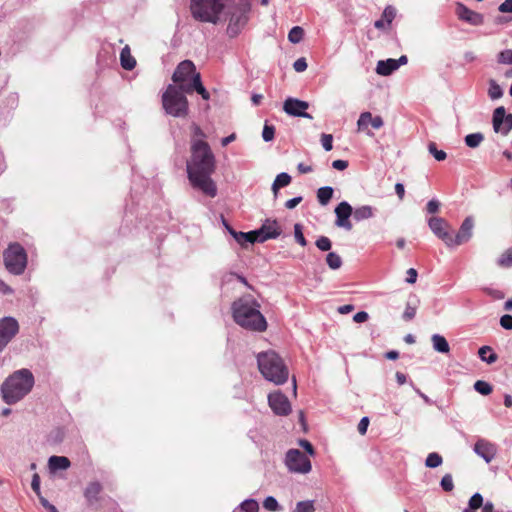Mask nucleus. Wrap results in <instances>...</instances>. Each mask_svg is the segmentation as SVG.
Listing matches in <instances>:
<instances>
[{
    "label": "nucleus",
    "instance_id": "f257e3e1",
    "mask_svg": "<svg viewBox=\"0 0 512 512\" xmlns=\"http://www.w3.org/2000/svg\"><path fill=\"white\" fill-rule=\"evenodd\" d=\"M191 157L187 161L188 179L193 188L199 189L213 198L217 195V186L211 175L215 171V156L209 144L203 139H191Z\"/></svg>",
    "mask_w": 512,
    "mask_h": 512
},
{
    "label": "nucleus",
    "instance_id": "f03ea898",
    "mask_svg": "<svg viewBox=\"0 0 512 512\" xmlns=\"http://www.w3.org/2000/svg\"><path fill=\"white\" fill-rule=\"evenodd\" d=\"M260 307V303L252 295H244L232 304L233 319L246 330L264 332L267 321Z\"/></svg>",
    "mask_w": 512,
    "mask_h": 512
},
{
    "label": "nucleus",
    "instance_id": "7ed1b4c3",
    "mask_svg": "<svg viewBox=\"0 0 512 512\" xmlns=\"http://www.w3.org/2000/svg\"><path fill=\"white\" fill-rule=\"evenodd\" d=\"M35 384L32 372L27 368L19 369L9 375L1 385L2 400L14 405L26 397Z\"/></svg>",
    "mask_w": 512,
    "mask_h": 512
},
{
    "label": "nucleus",
    "instance_id": "20e7f679",
    "mask_svg": "<svg viewBox=\"0 0 512 512\" xmlns=\"http://www.w3.org/2000/svg\"><path fill=\"white\" fill-rule=\"evenodd\" d=\"M172 80L187 94L196 91L204 100L210 99V94L203 86L200 73L196 72L194 63L190 60H184L178 64L173 75Z\"/></svg>",
    "mask_w": 512,
    "mask_h": 512
},
{
    "label": "nucleus",
    "instance_id": "39448f33",
    "mask_svg": "<svg viewBox=\"0 0 512 512\" xmlns=\"http://www.w3.org/2000/svg\"><path fill=\"white\" fill-rule=\"evenodd\" d=\"M257 364L262 376L275 385H282L289 378V370L283 359L275 351L261 352L257 355Z\"/></svg>",
    "mask_w": 512,
    "mask_h": 512
},
{
    "label": "nucleus",
    "instance_id": "423d86ee",
    "mask_svg": "<svg viewBox=\"0 0 512 512\" xmlns=\"http://www.w3.org/2000/svg\"><path fill=\"white\" fill-rule=\"evenodd\" d=\"M187 94L176 85L169 84L162 94V106L166 114L173 117H185L188 114L189 105L185 96Z\"/></svg>",
    "mask_w": 512,
    "mask_h": 512
},
{
    "label": "nucleus",
    "instance_id": "0eeeda50",
    "mask_svg": "<svg viewBox=\"0 0 512 512\" xmlns=\"http://www.w3.org/2000/svg\"><path fill=\"white\" fill-rule=\"evenodd\" d=\"M225 7V0H191L190 11L194 19L217 24Z\"/></svg>",
    "mask_w": 512,
    "mask_h": 512
},
{
    "label": "nucleus",
    "instance_id": "6e6552de",
    "mask_svg": "<svg viewBox=\"0 0 512 512\" xmlns=\"http://www.w3.org/2000/svg\"><path fill=\"white\" fill-rule=\"evenodd\" d=\"M6 269L14 274L21 275L27 265V254L19 243H10L3 252Z\"/></svg>",
    "mask_w": 512,
    "mask_h": 512
},
{
    "label": "nucleus",
    "instance_id": "1a4fd4ad",
    "mask_svg": "<svg viewBox=\"0 0 512 512\" xmlns=\"http://www.w3.org/2000/svg\"><path fill=\"white\" fill-rule=\"evenodd\" d=\"M285 465L292 473L307 474L312 465L307 455L298 449H290L285 456Z\"/></svg>",
    "mask_w": 512,
    "mask_h": 512
},
{
    "label": "nucleus",
    "instance_id": "9d476101",
    "mask_svg": "<svg viewBox=\"0 0 512 512\" xmlns=\"http://www.w3.org/2000/svg\"><path fill=\"white\" fill-rule=\"evenodd\" d=\"M492 126L495 133L507 136L512 130V113H507L504 106L494 109Z\"/></svg>",
    "mask_w": 512,
    "mask_h": 512
},
{
    "label": "nucleus",
    "instance_id": "9b49d317",
    "mask_svg": "<svg viewBox=\"0 0 512 512\" xmlns=\"http://www.w3.org/2000/svg\"><path fill=\"white\" fill-rule=\"evenodd\" d=\"M19 332V323L14 317L0 319V353Z\"/></svg>",
    "mask_w": 512,
    "mask_h": 512
},
{
    "label": "nucleus",
    "instance_id": "f8f14e48",
    "mask_svg": "<svg viewBox=\"0 0 512 512\" xmlns=\"http://www.w3.org/2000/svg\"><path fill=\"white\" fill-rule=\"evenodd\" d=\"M268 404L276 415L287 416L291 412L289 399L280 391H275L268 395Z\"/></svg>",
    "mask_w": 512,
    "mask_h": 512
},
{
    "label": "nucleus",
    "instance_id": "ddd939ff",
    "mask_svg": "<svg viewBox=\"0 0 512 512\" xmlns=\"http://www.w3.org/2000/svg\"><path fill=\"white\" fill-rule=\"evenodd\" d=\"M258 242L276 239L281 235L282 229L276 219H266L262 226L255 230Z\"/></svg>",
    "mask_w": 512,
    "mask_h": 512
},
{
    "label": "nucleus",
    "instance_id": "4468645a",
    "mask_svg": "<svg viewBox=\"0 0 512 512\" xmlns=\"http://www.w3.org/2000/svg\"><path fill=\"white\" fill-rule=\"evenodd\" d=\"M455 13L459 20L472 26H481L484 24V15L471 10L461 2H456Z\"/></svg>",
    "mask_w": 512,
    "mask_h": 512
},
{
    "label": "nucleus",
    "instance_id": "2eb2a0df",
    "mask_svg": "<svg viewBox=\"0 0 512 512\" xmlns=\"http://www.w3.org/2000/svg\"><path fill=\"white\" fill-rule=\"evenodd\" d=\"M309 107V103L297 98L289 97L284 101L283 110L290 116L304 117L312 119V116L306 112Z\"/></svg>",
    "mask_w": 512,
    "mask_h": 512
},
{
    "label": "nucleus",
    "instance_id": "dca6fc26",
    "mask_svg": "<svg viewBox=\"0 0 512 512\" xmlns=\"http://www.w3.org/2000/svg\"><path fill=\"white\" fill-rule=\"evenodd\" d=\"M352 214L353 209L348 202L343 201L339 203L335 208L336 226L350 231L352 229V223L350 222L349 218Z\"/></svg>",
    "mask_w": 512,
    "mask_h": 512
},
{
    "label": "nucleus",
    "instance_id": "f3484780",
    "mask_svg": "<svg viewBox=\"0 0 512 512\" xmlns=\"http://www.w3.org/2000/svg\"><path fill=\"white\" fill-rule=\"evenodd\" d=\"M473 451L476 455L481 457L486 463H490L497 454V447L495 444L485 439H478L474 444Z\"/></svg>",
    "mask_w": 512,
    "mask_h": 512
},
{
    "label": "nucleus",
    "instance_id": "a211bd4d",
    "mask_svg": "<svg viewBox=\"0 0 512 512\" xmlns=\"http://www.w3.org/2000/svg\"><path fill=\"white\" fill-rule=\"evenodd\" d=\"M474 227V220L471 216H468L462 222L459 231L455 235L454 239L450 237L451 245H461L468 242L472 237V231Z\"/></svg>",
    "mask_w": 512,
    "mask_h": 512
},
{
    "label": "nucleus",
    "instance_id": "6ab92c4d",
    "mask_svg": "<svg viewBox=\"0 0 512 512\" xmlns=\"http://www.w3.org/2000/svg\"><path fill=\"white\" fill-rule=\"evenodd\" d=\"M369 125L374 129H380L384 125V122L381 116L373 117L370 112L361 113L357 121L358 131H366L367 135L372 136L373 133L368 130Z\"/></svg>",
    "mask_w": 512,
    "mask_h": 512
},
{
    "label": "nucleus",
    "instance_id": "aec40b11",
    "mask_svg": "<svg viewBox=\"0 0 512 512\" xmlns=\"http://www.w3.org/2000/svg\"><path fill=\"white\" fill-rule=\"evenodd\" d=\"M247 22V16L242 11H236L232 13L229 24L227 27V31L230 36H236L241 28L246 24Z\"/></svg>",
    "mask_w": 512,
    "mask_h": 512
},
{
    "label": "nucleus",
    "instance_id": "412c9836",
    "mask_svg": "<svg viewBox=\"0 0 512 512\" xmlns=\"http://www.w3.org/2000/svg\"><path fill=\"white\" fill-rule=\"evenodd\" d=\"M428 226L431 231L441 240L447 242L448 240V232H447V224L443 218L439 217H431L428 219Z\"/></svg>",
    "mask_w": 512,
    "mask_h": 512
},
{
    "label": "nucleus",
    "instance_id": "4be33fe9",
    "mask_svg": "<svg viewBox=\"0 0 512 512\" xmlns=\"http://www.w3.org/2000/svg\"><path fill=\"white\" fill-rule=\"evenodd\" d=\"M398 69L396 59L380 60L376 66V73L382 76H388Z\"/></svg>",
    "mask_w": 512,
    "mask_h": 512
},
{
    "label": "nucleus",
    "instance_id": "5701e85b",
    "mask_svg": "<svg viewBox=\"0 0 512 512\" xmlns=\"http://www.w3.org/2000/svg\"><path fill=\"white\" fill-rule=\"evenodd\" d=\"M395 16H396L395 8L390 5L387 6L382 13L381 19L375 21V23H374L375 28L384 29L386 26H389L392 23Z\"/></svg>",
    "mask_w": 512,
    "mask_h": 512
},
{
    "label": "nucleus",
    "instance_id": "b1692460",
    "mask_svg": "<svg viewBox=\"0 0 512 512\" xmlns=\"http://www.w3.org/2000/svg\"><path fill=\"white\" fill-rule=\"evenodd\" d=\"M229 233L233 236V238L240 244L245 245L246 243H255L258 242V238L256 237V232H237L233 228H229Z\"/></svg>",
    "mask_w": 512,
    "mask_h": 512
},
{
    "label": "nucleus",
    "instance_id": "393cba45",
    "mask_svg": "<svg viewBox=\"0 0 512 512\" xmlns=\"http://www.w3.org/2000/svg\"><path fill=\"white\" fill-rule=\"evenodd\" d=\"M478 357L482 362H485L486 364H493L498 360V355L495 353L493 348L488 345L481 346L478 349Z\"/></svg>",
    "mask_w": 512,
    "mask_h": 512
},
{
    "label": "nucleus",
    "instance_id": "a878e982",
    "mask_svg": "<svg viewBox=\"0 0 512 512\" xmlns=\"http://www.w3.org/2000/svg\"><path fill=\"white\" fill-rule=\"evenodd\" d=\"M120 62L122 68H124L125 70H132L136 66V60L131 55L130 48L127 45L121 50Z\"/></svg>",
    "mask_w": 512,
    "mask_h": 512
},
{
    "label": "nucleus",
    "instance_id": "bb28decb",
    "mask_svg": "<svg viewBox=\"0 0 512 512\" xmlns=\"http://www.w3.org/2000/svg\"><path fill=\"white\" fill-rule=\"evenodd\" d=\"M51 471L66 470L70 467V461L64 456H51L48 461Z\"/></svg>",
    "mask_w": 512,
    "mask_h": 512
},
{
    "label": "nucleus",
    "instance_id": "cd10ccee",
    "mask_svg": "<svg viewBox=\"0 0 512 512\" xmlns=\"http://www.w3.org/2000/svg\"><path fill=\"white\" fill-rule=\"evenodd\" d=\"M374 216V209L369 205H363L353 210V217L356 221H362L372 218Z\"/></svg>",
    "mask_w": 512,
    "mask_h": 512
},
{
    "label": "nucleus",
    "instance_id": "c85d7f7f",
    "mask_svg": "<svg viewBox=\"0 0 512 512\" xmlns=\"http://www.w3.org/2000/svg\"><path fill=\"white\" fill-rule=\"evenodd\" d=\"M483 503V496L480 493L476 492L470 497L468 501V506L464 508L463 512H476L477 509L483 506Z\"/></svg>",
    "mask_w": 512,
    "mask_h": 512
},
{
    "label": "nucleus",
    "instance_id": "c756f323",
    "mask_svg": "<svg viewBox=\"0 0 512 512\" xmlns=\"http://www.w3.org/2000/svg\"><path fill=\"white\" fill-rule=\"evenodd\" d=\"M334 190L330 186H324L318 189L317 191V200L322 206H326L332 196H333Z\"/></svg>",
    "mask_w": 512,
    "mask_h": 512
},
{
    "label": "nucleus",
    "instance_id": "7c9ffc66",
    "mask_svg": "<svg viewBox=\"0 0 512 512\" xmlns=\"http://www.w3.org/2000/svg\"><path fill=\"white\" fill-rule=\"evenodd\" d=\"M101 489H102V487H101L100 483L91 482L86 487L84 495L89 502H93V501L97 500L98 495L101 492Z\"/></svg>",
    "mask_w": 512,
    "mask_h": 512
},
{
    "label": "nucleus",
    "instance_id": "2f4dec72",
    "mask_svg": "<svg viewBox=\"0 0 512 512\" xmlns=\"http://www.w3.org/2000/svg\"><path fill=\"white\" fill-rule=\"evenodd\" d=\"M291 182V176L285 172L278 174L272 184L274 195H277L279 188L288 186Z\"/></svg>",
    "mask_w": 512,
    "mask_h": 512
},
{
    "label": "nucleus",
    "instance_id": "473e14b6",
    "mask_svg": "<svg viewBox=\"0 0 512 512\" xmlns=\"http://www.w3.org/2000/svg\"><path fill=\"white\" fill-rule=\"evenodd\" d=\"M488 84H489L488 96L490 97V99L491 100L500 99L504 94L502 87L494 79H490Z\"/></svg>",
    "mask_w": 512,
    "mask_h": 512
},
{
    "label": "nucleus",
    "instance_id": "72a5a7b5",
    "mask_svg": "<svg viewBox=\"0 0 512 512\" xmlns=\"http://www.w3.org/2000/svg\"><path fill=\"white\" fill-rule=\"evenodd\" d=\"M484 136L481 132H475L467 134L464 138V142L469 148H477L483 141Z\"/></svg>",
    "mask_w": 512,
    "mask_h": 512
},
{
    "label": "nucleus",
    "instance_id": "f704fd0d",
    "mask_svg": "<svg viewBox=\"0 0 512 512\" xmlns=\"http://www.w3.org/2000/svg\"><path fill=\"white\" fill-rule=\"evenodd\" d=\"M474 390L482 396H488L493 391V386L485 380H477L473 385Z\"/></svg>",
    "mask_w": 512,
    "mask_h": 512
},
{
    "label": "nucleus",
    "instance_id": "c9c22d12",
    "mask_svg": "<svg viewBox=\"0 0 512 512\" xmlns=\"http://www.w3.org/2000/svg\"><path fill=\"white\" fill-rule=\"evenodd\" d=\"M432 343L436 351L441 353L448 352V341L445 339V337L435 334L432 336Z\"/></svg>",
    "mask_w": 512,
    "mask_h": 512
},
{
    "label": "nucleus",
    "instance_id": "e433bc0d",
    "mask_svg": "<svg viewBox=\"0 0 512 512\" xmlns=\"http://www.w3.org/2000/svg\"><path fill=\"white\" fill-rule=\"evenodd\" d=\"M497 265L502 268L512 267V247L506 249L497 259Z\"/></svg>",
    "mask_w": 512,
    "mask_h": 512
},
{
    "label": "nucleus",
    "instance_id": "4c0bfd02",
    "mask_svg": "<svg viewBox=\"0 0 512 512\" xmlns=\"http://www.w3.org/2000/svg\"><path fill=\"white\" fill-rule=\"evenodd\" d=\"M316 508L313 500H304L296 503L292 512H315Z\"/></svg>",
    "mask_w": 512,
    "mask_h": 512
},
{
    "label": "nucleus",
    "instance_id": "58836bf2",
    "mask_svg": "<svg viewBox=\"0 0 512 512\" xmlns=\"http://www.w3.org/2000/svg\"><path fill=\"white\" fill-rule=\"evenodd\" d=\"M326 263L329 268L336 270L342 266V259L335 252H329L326 256Z\"/></svg>",
    "mask_w": 512,
    "mask_h": 512
},
{
    "label": "nucleus",
    "instance_id": "ea45409f",
    "mask_svg": "<svg viewBox=\"0 0 512 512\" xmlns=\"http://www.w3.org/2000/svg\"><path fill=\"white\" fill-rule=\"evenodd\" d=\"M259 505L254 499H247L239 506V512H258Z\"/></svg>",
    "mask_w": 512,
    "mask_h": 512
},
{
    "label": "nucleus",
    "instance_id": "a19ab883",
    "mask_svg": "<svg viewBox=\"0 0 512 512\" xmlns=\"http://www.w3.org/2000/svg\"><path fill=\"white\" fill-rule=\"evenodd\" d=\"M304 36V30L300 26L293 27L288 34V39L291 43H299Z\"/></svg>",
    "mask_w": 512,
    "mask_h": 512
},
{
    "label": "nucleus",
    "instance_id": "79ce46f5",
    "mask_svg": "<svg viewBox=\"0 0 512 512\" xmlns=\"http://www.w3.org/2000/svg\"><path fill=\"white\" fill-rule=\"evenodd\" d=\"M425 464L429 468H436L442 464V457L438 453H430L426 458Z\"/></svg>",
    "mask_w": 512,
    "mask_h": 512
},
{
    "label": "nucleus",
    "instance_id": "37998d69",
    "mask_svg": "<svg viewBox=\"0 0 512 512\" xmlns=\"http://www.w3.org/2000/svg\"><path fill=\"white\" fill-rule=\"evenodd\" d=\"M497 62L499 64L512 65V50L505 49L500 51L497 55Z\"/></svg>",
    "mask_w": 512,
    "mask_h": 512
},
{
    "label": "nucleus",
    "instance_id": "c03bdc74",
    "mask_svg": "<svg viewBox=\"0 0 512 512\" xmlns=\"http://www.w3.org/2000/svg\"><path fill=\"white\" fill-rule=\"evenodd\" d=\"M303 227L301 224L296 223L294 225V237L297 243H299L302 247H305L307 245V241L303 234Z\"/></svg>",
    "mask_w": 512,
    "mask_h": 512
},
{
    "label": "nucleus",
    "instance_id": "a18cd8bd",
    "mask_svg": "<svg viewBox=\"0 0 512 512\" xmlns=\"http://www.w3.org/2000/svg\"><path fill=\"white\" fill-rule=\"evenodd\" d=\"M315 245L321 251H329L331 249L332 243L328 237L320 236L316 240Z\"/></svg>",
    "mask_w": 512,
    "mask_h": 512
},
{
    "label": "nucleus",
    "instance_id": "49530a36",
    "mask_svg": "<svg viewBox=\"0 0 512 512\" xmlns=\"http://www.w3.org/2000/svg\"><path fill=\"white\" fill-rule=\"evenodd\" d=\"M263 507L268 511H278L280 506L278 501L273 496H268L263 502Z\"/></svg>",
    "mask_w": 512,
    "mask_h": 512
},
{
    "label": "nucleus",
    "instance_id": "de8ad7c7",
    "mask_svg": "<svg viewBox=\"0 0 512 512\" xmlns=\"http://www.w3.org/2000/svg\"><path fill=\"white\" fill-rule=\"evenodd\" d=\"M483 291L486 295L490 296L494 300H500L505 297V293L499 289H495L492 287H485Z\"/></svg>",
    "mask_w": 512,
    "mask_h": 512
},
{
    "label": "nucleus",
    "instance_id": "09e8293b",
    "mask_svg": "<svg viewBox=\"0 0 512 512\" xmlns=\"http://www.w3.org/2000/svg\"><path fill=\"white\" fill-rule=\"evenodd\" d=\"M275 128L274 126L265 124L262 131V138L265 142H270L274 139Z\"/></svg>",
    "mask_w": 512,
    "mask_h": 512
},
{
    "label": "nucleus",
    "instance_id": "8fccbe9b",
    "mask_svg": "<svg viewBox=\"0 0 512 512\" xmlns=\"http://www.w3.org/2000/svg\"><path fill=\"white\" fill-rule=\"evenodd\" d=\"M429 151L439 161L444 160L447 156L445 151L437 150L435 143L429 144Z\"/></svg>",
    "mask_w": 512,
    "mask_h": 512
},
{
    "label": "nucleus",
    "instance_id": "3c124183",
    "mask_svg": "<svg viewBox=\"0 0 512 512\" xmlns=\"http://www.w3.org/2000/svg\"><path fill=\"white\" fill-rule=\"evenodd\" d=\"M333 137L331 134H322L321 135V144L325 151H330L333 148Z\"/></svg>",
    "mask_w": 512,
    "mask_h": 512
},
{
    "label": "nucleus",
    "instance_id": "603ef678",
    "mask_svg": "<svg viewBox=\"0 0 512 512\" xmlns=\"http://www.w3.org/2000/svg\"><path fill=\"white\" fill-rule=\"evenodd\" d=\"M500 326L505 330H512V315L504 314L500 317Z\"/></svg>",
    "mask_w": 512,
    "mask_h": 512
},
{
    "label": "nucleus",
    "instance_id": "864d4df0",
    "mask_svg": "<svg viewBox=\"0 0 512 512\" xmlns=\"http://www.w3.org/2000/svg\"><path fill=\"white\" fill-rule=\"evenodd\" d=\"M31 488L37 494L38 498L42 497L40 491V477L37 473H35L32 477Z\"/></svg>",
    "mask_w": 512,
    "mask_h": 512
},
{
    "label": "nucleus",
    "instance_id": "5fc2aeb1",
    "mask_svg": "<svg viewBox=\"0 0 512 512\" xmlns=\"http://www.w3.org/2000/svg\"><path fill=\"white\" fill-rule=\"evenodd\" d=\"M439 207H440V203L438 200H435V199H432L430 200L427 205H426V211L427 213L429 214H435L436 212H438L439 210Z\"/></svg>",
    "mask_w": 512,
    "mask_h": 512
},
{
    "label": "nucleus",
    "instance_id": "6e6d98bb",
    "mask_svg": "<svg viewBox=\"0 0 512 512\" xmlns=\"http://www.w3.org/2000/svg\"><path fill=\"white\" fill-rule=\"evenodd\" d=\"M293 68L296 72H304L307 69L306 59L303 57L297 59L293 64Z\"/></svg>",
    "mask_w": 512,
    "mask_h": 512
},
{
    "label": "nucleus",
    "instance_id": "4d7b16f0",
    "mask_svg": "<svg viewBox=\"0 0 512 512\" xmlns=\"http://www.w3.org/2000/svg\"><path fill=\"white\" fill-rule=\"evenodd\" d=\"M498 11L501 13H512V0H505L498 6Z\"/></svg>",
    "mask_w": 512,
    "mask_h": 512
},
{
    "label": "nucleus",
    "instance_id": "13d9d810",
    "mask_svg": "<svg viewBox=\"0 0 512 512\" xmlns=\"http://www.w3.org/2000/svg\"><path fill=\"white\" fill-rule=\"evenodd\" d=\"M416 315V309L410 305H407L404 313H403V319L406 321L412 320Z\"/></svg>",
    "mask_w": 512,
    "mask_h": 512
},
{
    "label": "nucleus",
    "instance_id": "bf43d9fd",
    "mask_svg": "<svg viewBox=\"0 0 512 512\" xmlns=\"http://www.w3.org/2000/svg\"><path fill=\"white\" fill-rule=\"evenodd\" d=\"M368 425H369V419L368 417H363L359 424H358V432L361 434V435H364L366 432H367V429H368Z\"/></svg>",
    "mask_w": 512,
    "mask_h": 512
},
{
    "label": "nucleus",
    "instance_id": "052dcab7",
    "mask_svg": "<svg viewBox=\"0 0 512 512\" xmlns=\"http://www.w3.org/2000/svg\"><path fill=\"white\" fill-rule=\"evenodd\" d=\"M41 505L47 510V512H58L57 508L49 503V501L43 496L39 498Z\"/></svg>",
    "mask_w": 512,
    "mask_h": 512
},
{
    "label": "nucleus",
    "instance_id": "680f3d73",
    "mask_svg": "<svg viewBox=\"0 0 512 512\" xmlns=\"http://www.w3.org/2000/svg\"><path fill=\"white\" fill-rule=\"evenodd\" d=\"M369 318V315L367 312L365 311H360V312H357L354 316H353V320L356 322V323H363L365 321H367Z\"/></svg>",
    "mask_w": 512,
    "mask_h": 512
},
{
    "label": "nucleus",
    "instance_id": "e2e57ef3",
    "mask_svg": "<svg viewBox=\"0 0 512 512\" xmlns=\"http://www.w3.org/2000/svg\"><path fill=\"white\" fill-rule=\"evenodd\" d=\"M302 201V197L301 196H298V197H294L292 199H289L286 201L285 203V207L287 209H293L295 208L300 202Z\"/></svg>",
    "mask_w": 512,
    "mask_h": 512
},
{
    "label": "nucleus",
    "instance_id": "0e129e2a",
    "mask_svg": "<svg viewBox=\"0 0 512 512\" xmlns=\"http://www.w3.org/2000/svg\"><path fill=\"white\" fill-rule=\"evenodd\" d=\"M417 280V271L414 268H410L407 270V278L406 281L410 284H414Z\"/></svg>",
    "mask_w": 512,
    "mask_h": 512
},
{
    "label": "nucleus",
    "instance_id": "69168bd1",
    "mask_svg": "<svg viewBox=\"0 0 512 512\" xmlns=\"http://www.w3.org/2000/svg\"><path fill=\"white\" fill-rule=\"evenodd\" d=\"M332 167L336 170H345L348 167V162L346 160H334Z\"/></svg>",
    "mask_w": 512,
    "mask_h": 512
},
{
    "label": "nucleus",
    "instance_id": "338daca9",
    "mask_svg": "<svg viewBox=\"0 0 512 512\" xmlns=\"http://www.w3.org/2000/svg\"><path fill=\"white\" fill-rule=\"evenodd\" d=\"M192 131H193L192 139H202L205 137L203 130L198 125H193Z\"/></svg>",
    "mask_w": 512,
    "mask_h": 512
},
{
    "label": "nucleus",
    "instance_id": "774afa93",
    "mask_svg": "<svg viewBox=\"0 0 512 512\" xmlns=\"http://www.w3.org/2000/svg\"><path fill=\"white\" fill-rule=\"evenodd\" d=\"M481 512H503L501 510H495L494 504L490 501L483 503Z\"/></svg>",
    "mask_w": 512,
    "mask_h": 512
}]
</instances>
